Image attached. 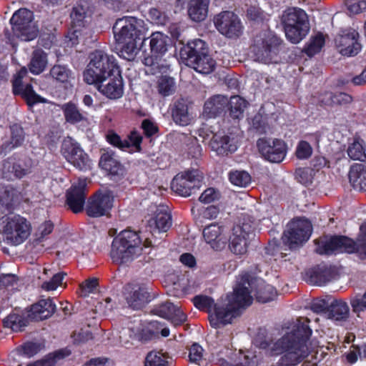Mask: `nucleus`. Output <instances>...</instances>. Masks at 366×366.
I'll return each instance as SVG.
<instances>
[{"label":"nucleus","mask_w":366,"mask_h":366,"mask_svg":"<svg viewBox=\"0 0 366 366\" xmlns=\"http://www.w3.org/2000/svg\"><path fill=\"white\" fill-rule=\"evenodd\" d=\"M280 39L272 31H266L255 36L251 51L255 61L264 64L277 62Z\"/></svg>","instance_id":"6e6552de"},{"label":"nucleus","mask_w":366,"mask_h":366,"mask_svg":"<svg viewBox=\"0 0 366 366\" xmlns=\"http://www.w3.org/2000/svg\"><path fill=\"white\" fill-rule=\"evenodd\" d=\"M153 312L155 315L171 321L174 326L184 323L187 320V316L180 308L171 302L157 305Z\"/></svg>","instance_id":"b1692460"},{"label":"nucleus","mask_w":366,"mask_h":366,"mask_svg":"<svg viewBox=\"0 0 366 366\" xmlns=\"http://www.w3.org/2000/svg\"><path fill=\"white\" fill-rule=\"evenodd\" d=\"M281 22L287 39L295 44L302 41L310 29L307 14L300 8L285 10L282 15Z\"/></svg>","instance_id":"0eeeda50"},{"label":"nucleus","mask_w":366,"mask_h":366,"mask_svg":"<svg viewBox=\"0 0 366 366\" xmlns=\"http://www.w3.org/2000/svg\"><path fill=\"white\" fill-rule=\"evenodd\" d=\"M170 39L162 32H154L150 36L149 46L152 55L162 56L167 51Z\"/></svg>","instance_id":"f704fd0d"},{"label":"nucleus","mask_w":366,"mask_h":366,"mask_svg":"<svg viewBox=\"0 0 366 366\" xmlns=\"http://www.w3.org/2000/svg\"><path fill=\"white\" fill-rule=\"evenodd\" d=\"M228 104V99L223 95H215L204 104L203 116L207 118L215 117L223 112Z\"/></svg>","instance_id":"7c9ffc66"},{"label":"nucleus","mask_w":366,"mask_h":366,"mask_svg":"<svg viewBox=\"0 0 366 366\" xmlns=\"http://www.w3.org/2000/svg\"><path fill=\"white\" fill-rule=\"evenodd\" d=\"M53 229L54 224L50 220L41 223L35 231L34 242L40 244L45 242L47 239V236L51 233Z\"/></svg>","instance_id":"8fccbe9b"},{"label":"nucleus","mask_w":366,"mask_h":366,"mask_svg":"<svg viewBox=\"0 0 366 366\" xmlns=\"http://www.w3.org/2000/svg\"><path fill=\"white\" fill-rule=\"evenodd\" d=\"M33 13L26 9H20L12 16L10 22L14 34L23 41H31L38 34V29L33 21Z\"/></svg>","instance_id":"9b49d317"},{"label":"nucleus","mask_w":366,"mask_h":366,"mask_svg":"<svg viewBox=\"0 0 366 366\" xmlns=\"http://www.w3.org/2000/svg\"><path fill=\"white\" fill-rule=\"evenodd\" d=\"M254 219L246 214L239 219L228 233L229 247L231 252L236 255L247 253L249 245V236L252 229Z\"/></svg>","instance_id":"9d476101"},{"label":"nucleus","mask_w":366,"mask_h":366,"mask_svg":"<svg viewBox=\"0 0 366 366\" xmlns=\"http://www.w3.org/2000/svg\"><path fill=\"white\" fill-rule=\"evenodd\" d=\"M86 180L79 178L66 192V204L70 209L78 213L82 211L86 200Z\"/></svg>","instance_id":"4be33fe9"},{"label":"nucleus","mask_w":366,"mask_h":366,"mask_svg":"<svg viewBox=\"0 0 366 366\" xmlns=\"http://www.w3.org/2000/svg\"><path fill=\"white\" fill-rule=\"evenodd\" d=\"M157 90L162 97H168L175 91L174 79L169 76H161L157 80Z\"/></svg>","instance_id":"09e8293b"},{"label":"nucleus","mask_w":366,"mask_h":366,"mask_svg":"<svg viewBox=\"0 0 366 366\" xmlns=\"http://www.w3.org/2000/svg\"><path fill=\"white\" fill-rule=\"evenodd\" d=\"M311 335L307 320L297 319L290 323L280 338L267 344L270 355L280 356L272 366H296L302 362L312 351Z\"/></svg>","instance_id":"f257e3e1"},{"label":"nucleus","mask_w":366,"mask_h":366,"mask_svg":"<svg viewBox=\"0 0 366 366\" xmlns=\"http://www.w3.org/2000/svg\"><path fill=\"white\" fill-rule=\"evenodd\" d=\"M345 2L352 14H357L366 10V0H345Z\"/></svg>","instance_id":"680f3d73"},{"label":"nucleus","mask_w":366,"mask_h":366,"mask_svg":"<svg viewBox=\"0 0 366 366\" xmlns=\"http://www.w3.org/2000/svg\"><path fill=\"white\" fill-rule=\"evenodd\" d=\"M154 223L160 232L167 231L172 226V217L168 208L164 205L156 207Z\"/></svg>","instance_id":"ea45409f"},{"label":"nucleus","mask_w":366,"mask_h":366,"mask_svg":"<svg viewBox=\"0 0 366 366\" xmlns=\"http://www.w3.org/2000/svg\"><path fill=\"white\" fill-rule=\"evenodd\" d=\"M117 43L122 44L119 56L128 61L134 60L139 52L140 47L139 40H128Z\"/></svg>","instance_id":"37998d69"},{"label":"nucleus","mask_w":366,"mask_h":366,"mask_svg":"<svg viewBox=\"0 0 366 366\" xmlns=\"http://www.w3.org/2000/svg\"><path fill=\"white\" fill-rule=\"evenodd\" d=\"M347 153L352 160L366 162L365 145L362 139H355L352 143L349 144Z\"/></svg>","instance_id":"a19ab883"},{"label":"nucleus","mask_w":366,"mask_h":366,"mask_svg":"<svg viewBox=\"0 0 366 366\" xmlns=\"http://www.w3.org/2000/svg\"><path fill=\"white\" fill-rule=\"evenodd\" d=\"M40 350V345L34 342H27L24 344L20 350H18V354L24 355L27 357H31L35 355Z\"/></svg>","instance_id":"0e129e2a"},{"label":"nucleus","mask_w":366,"mask_h":366,"mask_svg":"<svg viewBox=\"0 0 366 366\" xmlns=\"http://www.w3.org/2000/svg\"><path fill=\"white\" fill-rule=\"evenodd\" d=\"M219 197L220 194L219 191L213 187H210L203 192L199 199L201 202L209 204L218 199Z\"/></svg>","instance_id":"e2e57ef3"},{"label":"nucleus","mask_w":366,"mask_h":366,"mask_svg":"<svg viewBox=\"0 0 366 366\" xmlns=\"http://www.w3.org/2000/svg\"><path fill=\"white\" fill-rule=\"evenodd\" d=\"M87 11L86 8L81 5L78 4L73 8L71 13V18L74 27L81 26L83 25V21L86 17Z\"/></svg>","instance_id":"bf43d9fd"},{"label":"nucleus","mask_w":366,"mask_h":366,"mask_svg":"<svg viewBox=\"0 0 366 366\" xmlns=\"http://www.w3.org/2000/svg\"><path fill=\"white\" fill-rule=\"evenodd\" d=\"M172 118L174 122L180 126L188 125L191 122V117L188 112V107L184 100L174 103L172 109Z\"/></svg>","instance_id":"4c0bfd02"},{"label":"nucleus","mask_w":366,"mask_h":366,"mask_svg":"<svg viewBox=\"0 0 366 366\" xmlns=\"http://www.w3.org/2000/svg\"><path fill=\"white\" fill-rule=\"evenodd\" d=\"M230 107V114L232 117L239 119L242 115L247 107V102L239 96H234L228 101Z\"/></svg>","instance_id":"3c124183"},{"label":"nucleus","mask_w":366,"mask_h":366,"mask_svg":"<svg viewBox=\"0 0 366 366\" xmlns=\"http://www.w3.org/2000/svg\"><path fill=\"white\" fill-rule=\"evenodd\" d=\"M349 181L352 187L358 191H366V166L362 164H352L348 173Z\"/></svg>","instance_id":"c756f323"},{"label":"nucleus","mask_w":366,"mask_h":366,"mask_svg":"<svg viewBox=\"0 0 366 366\" xmlns=\"http://www.w3.org/2000/svg\"><path fill=\"white\" fill-rule=\"evenodd\" d=\"M194 304L199 310L208 309L209 317L211 312H214V307L222 305V303L214 304L213 299L207 296H197L194 298Z\"/></svg>","instance_id":"6e6d98bb"},{"label":"nucleus","mask_w":366,"mask_h":366,"mask_svg":"<svg viewBox=\"0 0 366 366\" xmlns=\"http://www.w3.org/2000/svg\"><path fill=\"white\" fill-rule=\"evenodd\" d=\"M70 355V351L67 349L61 350L54 353L48 355L45 358L28 364L26 366H54L60 360Z\"/></svg>","instance_id":"c03bdc74"},{"label":"nucleus","mask_w":366,"mask_h":366,"mask_svg":"<svg viewBox=\"0 0 366 366\" xmlns=\"http://www.w3.org/2000/svg\"><path fill=\"white\" fill-rule=\"evenodd\" d=\"M29 172L28 168H23L14 158H9L0 164V176L7 180L21 179Z\"/></svg>","instance_id":"bb28decb"},{"label":"nucleus","mask_w":366,"mask_h":366,"mask_svg":"<svg viewBox=\"0 0 366 366\" xmlns=\"http://www.w3.org/2000/svg\"><path fill=\"white\" fill-rule=\"evenodd\" d=\"M20 197V193L16 189L11 187L5 190L4 195L0 197V201L7 208H10L19 201Z\"/></svg>","instance_id":"4d7b16f0"},{"label":"nucleus","mask_w":366,"mask_h":366,"mask_svg":"<svg viewBox=\"0 0 366 366\" xmlns=\"http://www.w3.org/2000/svg\"><path fill=\"white\" fill-rule=\"evenodd\" d=\"M350 304L356 313L366 310V292L362 296H356L351 299Z\"/></svg>","instance_id":"774afa93"},{"label":"nucleus","mask_w":366,"mask_h":366,"mask_svg":"<svg viewBox=\"0 0 366 366\" xmlns=\"http://www.w3.org/2000/svg\"><path fill=\"white\" fill-rule=\"evenodd\" d=\"M31 231L30 221L20 214H9L0 217V234L9 244L17 246L24 243Z\"/></svg>","instance_id":"423d86ee"},{"label":"nucleus","mask_w":366,"mask_h":366,"mask_svg":"<svg viewBox=\"0 0 366 366\" xmlns=\"http://www.w3.org/2000/svg\"><path fill=\"white\" fill-rule=\"evenodd\" d=\"M257 147L262 157L272 163L282 162L287 153L286 143L279 139H260Z\"/></svg>","instance_id":"f3484780"},{"label":"nucleus","mask_w":366,"mask_h":366,"mask_svg":"<svg viewBox=\"0 0 366 366\" xmlns=\"http://www.w3.org/2000/svg\"><path fill=\"white\" fill-rule=\"evenodd\" d=\"M325 39L324 36L318 33L312 36L304 48L305 52L309 56H312L319 53L325 45Z\"/></svg>","instance_id":"de8ad7c7"},{"label":"nucleus","mask_w":366,"mask_h":366,"mask_svg":"<svg viewBox=\"0 0 366 366\" xmlns=\"http://www.w3.org/2000/svg\"><path fill=\"white\" fill-rule=\"evenodd\" d=\"M148 18L153 24H155L163 25L167 21L166 15L156 8L149 9Z\"/></svg>","instance_id":"338daca9"},{"label":"nucleus","mask_w":366,"mask_h":366,"mask_svg":"<svg viewBox=\"0 0 366 366\" xmlns=\"http://www.w3.org/2000/svg\"><path fill=\"white\" fill-rule=\"evenodd\" d=\"M315 251L320 254L342 252L355 253L360 259L366 258V223L360 227L357 242L346 237H333L317 240Z\"/></svg>","instance_id":"20e7f679"},{"label":"nucleus","mask_w":366,"mask_h":366,"mask_svg":"<svg viewBox=\"0 0 366 366\" xmlns=\"http://www.w3.org/2000/svg\"><path fill=\"white\" fill-rule=\"evenodd\" d=\"M125 298L129 307L138 310L150 301V296L144 286L128 285L125 287Z\"/></svg>","instance_id":"5701e85b"},{"label":"nucleus","mask_w":366,"mask_h":366,"mask_svg":"<svg viewBox=\"0 0 366 366\" xmlns=\"http://www.w3.org/2000/svg\"><path fill=\"white\" fill-rule=\"evenodd\" d=\"M144 366H168L167 357L160 352L152 351L145 358Z\"/></svg>","instance_id":"864d4df0"},{"label":"nucleus","mask_w":366,"mask_h":366,"mask_svg":"<svg viewBox=\"0 0 366 366\" xmlns=\"http://www.w3.org/2000/svg\"><path fill=\"white\" fill-rule=\"evenodd\" d=\"M312 224L306 219H297L288 224L284 232L283 242L290 248H295L307 242L312 234Z\"/></svg>","instance_id":"2eb2a0df"},{"label":"nucleus","mask_w":366,"mask_h":366,"mask_svg":"<svg viewBox=\"0 0 366 366\" xmlns=\"http://www.w3.org/2000/svg\"><path fill=\"white\" fill-rule=\"evenodd\" d=\"M99 166L112 176H122L124 174V168L121 164L108 153L102 155Z\"/></svg>","instance_id":"e433bc0d"},{"label":"nucleus","mask_w":366,"mask_h":366,"mask_svg":"<svg viewBox=\"0 0 366 366\" xmlns=\"http://www.w3.org/2000/svg\"><path fill=\"white\" fill-rule=\"evenodd\" d=\"M229 180L235 186L246 187L251 182V177L244 171H234L229 173Z\"/></svg>","instance_id":"603ef678"},{"label":"nucleus","mask_w":366,"mask_h":366,"mask_svg":"<svg viewBox=\"0 0 366 366\" xmlns=\"http://www.w3.org/2000/svg\"><path fill=\"white\" fill-rule=\"evenodd\" d=\"M325 314L328 319L334 322H342L346 321L349 317L350 309L345 301L335 300L330 303Z\"/></svg>","instance_id":"c85d7f7f"},{"label":"nucleus","mask_w":366,"mask_h":366,"mask_svg":"<svg viewBox=\"0 0 366 366\" xmlns=\"http://www.w3.org/2000/svg\"><path fill=\"white\" fill-rule=\"evenodd\" d=\"M11 129V142L12 147H16L21 145L24 141V135L21 127L18 125H14Z\"/></svg>","instance_id":"69168bd1"},{"label":"nucleus","mask_w":366,"mask_h":366,"mask_svg":"<svg viewBox=\"0 0 366 366\" xmlns=\"http://www.w3.org/2000/svg\"><path fill=\"white\" fill-rule=\"evenodd\" d=\"M56 305L50 298L40 300L34 304L28 311V318L40 321L51 317L56 311Z\"/></svg>","instance_id":"a878e982"},{"label":"nucleus","mask_w":366,"mask_h":366,"mask_svg":"<svg viewBox=\"0 0 366 366\" xmlns=\"http://www.w3.org/2000/svg\"><path fill=\"white\" fill-rule=\"evenodd\" d=\"M44 274L48 277L51 276L49 280L43 282L41 288L45 291H53L57 289V287L62 284V281L66 273L58 272L54 273L49 269H44Z\"/></svg>","instance_id":"a18cd8bd"},{"label":"nucleus","mask_w":366,"mask_h":366,"mask_svg":"<svg viewBox=\"0 0 366 366\" xmlns=\"http://www.w3.org/2000/svg\"><path fill=\"white\" fill-rule=\"evenodd\" d=\"M207 48L206 44L204 41L199 39H195L188 41L181 51V56L185 59V61H189L192 59L193 56H197L206 54Z\"/></svg>","instance_id":"72a5a7b5"},{"label":"nucleus","mask_w":366,"mask_h":366,"mask_svg":"<svg viewBox=\"0 0 366 366\" xmlns=\"http://www.w3.org/2000/svg\"><path fill=\"white\" fill-rule=\"evenodd\" d=\"M213 23L216 29L227 38L237 39L243 31L239 17L231 11H223L216 14Z\"/></svg>","instance_id":"ddd939ff"},{"label":"nucleus","mask_w":366,"mask_h":366,"mask_svg":"<svg viewBox=\"0 0 366 366\" xmlns=\"http://www.w3.org/2000/svg\"><path fill=\"white\" fill-rule=\"evenodd\" d=\"M120 69L115 57L102 50H95L89 56V62L83 72L87 84L106 81L111 74Z\"/></svg>","instance_id":"39448f33"},{"label":"nucleus","mask_w":366,"mask_h":366,"mask_svg":"<svg viewBox=\"0 0 366 366\" xmlns=\"http://www.w3.org/2000/svg\"><path fill=\"white\" fill-rule=\"evenodd\" d=\"M202 179V173L199 170H187L174 177L172 189L182 197H189L200 187Z\"/></svg>","instance_id":"4468645a"},{"label":"nucleus","mask_w":366,"mask_h":366,"mask_svg":"<svg viewBox=\"0 0 366 366\" xmlns=\"http://www.w3.org/2000/svg\"><path fill=\"white\" fill-rule=\"evenodd\" d=\"M62 110L66 122L75 124L86 121V117L82 114L78 107L72 103H67L63 105Z\"/></svg>","instance_id":"79ce46f5"},{"label":"nucleus","mask_w":366,"mask_h":366,"mask_svg":"<svg viewBox=\"0 0 366 366\" xmlns=\"http://www.w3.org/2000/svg\"><path fill=\"white\" fill-rule=\"evenodd\" d=\"M94 85L102 94L110 99H118L124 94V81L120 69L111 74L106 81Z\"/></svg>","instance_id":"aec40b11"},{"label":"nucleus","mask_w":366,"mask_h":366,"mask_svg":"<svg viewBox=\"0 0 366 366\" xmlns=\"http://www.w3.org/2000/svg\"><path fill=\"white\" fill-rule=\"evenodd\" d=\"M48 64L46 54L41 50L36 49L34 51L30 63L29 64V69L31 73L37 75L44 71Z\"/></svg>","instance_id":"58836bf2"},{"label":"nucleus","mask_w":366,"mask_h":366,"mask_svg":"<svg viewBox=\"0 0 366 366\" xmlns=\"http://www.w3.org/2000/svg\"><path fill=\"white\" fill-rule=\"evenodd\" d=\"M27 69L23 67L16 74L13 81V92L14 94H20L26 101L29 106L39 103H46L47 100L37 94L31 84L23 85L22 79L26 75Z\"/></svg>","instance_id":"6ab92c4d"},{"label":"nucleus","mask_w":366,"mask_h":366,"mask_svg":"<svg viewBox=\"0 0 366 366\" xmlns=\"http://www.w3.org/2000/svg\"><path fill=\"white\" fill-rule=\"evenodd\" d=\"M251 282H254L253 287L257 286L255 296L257 301L264 303L274 300L277 297V292L275 288L262 280H256Z\"/></svg>","instance_id":"c9c22d12"},{"label":"nucleus","mask_w":366,"mask_h":366,"mask_svg":"<svg viewBox=\"0 0 366 366\" xmlns=\"http://www.w3.org/2000/svg\"><path fill=\"white\" fill-rule=\"evenodd\" d=\"M114 195L112 191L97 192L90 197L86 206V212L91 217L108 216L114 207Z\"/></svg>","instance_id":"dca6fc26"},{"label":"nucleus","mask_w":366,"mask_h":366,"mask_svg":"<svg viewBox=\"0 0 366 366\" xmlns=\"http://www.w3.org/2000/svg\"><path fill=\"white\" fill-rule=\"evenodd\" d=\"M61 152L67 162L76 169L81 171H87L92 169V160L74 139L67 137L64 139Z\"/></svg>","instance_id":"f8f14e48"},{"label":"nucleus","mask_w":366,"mask_h":366,"mask_svg":"<svg viewBox=\"0 0 366 366\" xmlns=\"http://www.w3.org/2000/svg\"><path fill=\"white\" fill-rule=\"evenodd\" d=\"M358 38L359 34L355 29L345 30L337 36L335 45L341 54L347 56H355L361 49Z\"/></svg>","instance_id":"412c9836"},{"label":"nucleus","mask_w":366,"mask_h":366,"mask_svg":"<svg viewBox=\"0 0 366 366\" xmlns=\"http://www.w3.org/2000/svg\"><path fill=\"white\" fill-rule=\"evenodd\" d=\"M148 31L144 21L134 16H124L118 19L113 31L117 42L128 40H139L143 38Z\"/></svg>","instance_id":"1a4fd4ad"},{"label":"nucleus","mask_w":366,"mask_h":366,"mask_svg":"<svg viewBox=\"0 0 366 366\" xmlns=\"http://www.w3.org/2000/svg\"><path fill=\"white\" fill-rule=\"evenodd\" d=\"M151 242L146 241L144 244L137 233L131 230L122 231L114 237L112 244L111 258L117 264L132 262L150 247Z\"/></svg>","instance_id":"7ed1b4c3"},{"label":"nucleus","mask_w":366,"mask_h":366,"mask_svg":"<svg viewBox=\"0 0 366 366\" xmlns=\"http://www.w3.org/2000/svg\"><path fill=\"white\" fill-rule=\"evenodd\" d=\"M313 152V149L310 143L305 140L300 141L296 147L295 155L299 159H309Z\"/></svg>","instance_id":"13d9d810"},{"label":"nucleus","mask_w":366,"mask_h":366,"mask_svg":"<svg viewBox=\"0 0 366 366\" xmlns=\"http://www.w3.org/2000/svg\"><path fill=\"white\" fill-rule=\"evenodd\" d=\"M3 324L4 327L17 332L26 325L27 320L19 313V311L16 310L4 319Z\"/></svg>","instance_id":"49530a36"},{"label":"nucleus","mask_w":366,"mask_h":366,"mask_svg":"<svg viewBox=\"0 0 366 366\" xmlns=\"http://www.w3.org/2000/svg\"><path fill=\"white\" fill-rule=\"evenodd\" d=\"M209 147L212 150L219 155H224L234 152L238 147L237 140L234 137H230L222 133L213 135Z\"/></svg>","instance_id":"393cba45"},{"label":"nucleus","mask_w":366,"mask_h":366,"mask_svg":"<svg viewBox=\"0 0 366 366\" xmlns=\"http://www.w3.org/2000/svg\"><path fill=\"white\" fill-rule=\"evenodd\" d=\"M107 139L111 144L122 150L129 149L130 147H133L137 151H140L141 149L142 137L136 131L132 132L128 138L124 140L114 132H109L107 136Z\"/></svg>","instance_id":"cd10ccee"},{"label":"nucleus","mask_w":366,"mask_h":366,"mask_svg":"<svg viewBox=\"0 0 366 366\" xmlns=\"http://www.w3.org/2000/svg\"><path fill=\"white\" fill-rule=\"evenodd\" d=\"M247 18L256 22H261L268 19V14L256 6H251L247 11Z\"/></svg>","instance_id":"052dcab7"},{"label":"nucleus","mask_w":366,"mask_h":366,"mask_svg":"<svg viewBox=\"0 0 366 366\" xmlns=\"http://www.w3.org/2000/svg\"><path fill=\"white\" fill-rule=\"evenodd\" d=\"M51 76L56 81L66 82L72 77V73L67 67L61 65L54 66L50 71Z\"/></svg>","instance_id":"5fc2aeb1"},{"label":"nucleus","mask_w":366,"mask_h":366,"mask_svg":"<svg viewBox=\"0 0 366 366\" xmlns=\"http://www.w3.org/2000/svg\"><path fill=\"white\" fill-rule=\"evenodd\" d=\"M254 282H251L247 273L239 276L232 294L228 295L227 302L214 307V312L210 313L209 323L212 327L218 328L230 324L232 320L239 315V310L252 303L251 291Z\"/></svg>","instance_id":"f03ea898"},{"label":"nucleus","mask_w":366,"mask_h":366,"mask_svg":"<svg viewBox=\"0 0 366 366\" xmlns=\"http://www.w3.org/2000/svg\"><path fill=\"white\" fill-rule=\"evenodd\" d=\"M209 5V0H190L187 9L189 18L196 22L204 20L208 14Z\"/></svg>","instance_id":"473e14b6"},{"label":"nucleus","mask_w":366,"mask_h":366,"mask_svg":"<svg viewBox=\"0 0 366 366\" xmlns=\"http://www.w3.org/2000/svg\"><path fill=\"white\" fill-rule=\"evenodd\" d=\"M185 64L197 72L205 74L211 73L216 65L215 61L207 53L197 56H193L192 59L185 61Z\"/></svg>","instance_id":"2f4dec72"},{"label":"nucleus","mask_w":366,"mask_h":366,"mask_svg":"<svg viewBox=\"0 0 366 366\" xmlns=\"http://www.w3.org/2000/svg\"><path fill=\"white\" fill-rule=\"evenodd\" d=\"M228 228L224 224L213 223L204 228L203 237L214 250H221L228 242Z\"/></svg>","instance_id":"a211bd4d"}]
</instances>
